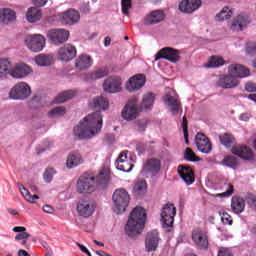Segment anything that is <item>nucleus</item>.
<instances>
[{"label":"nucleus","mask_w":256,"mask_h":256,"mask_svg":"<svg viewBox=\"0 0 256 256\" xmlns=\"http://www.w3.org/2000/svg\"><path fill=\"white\" fill-rule=\"evenodd\" d=\"M103 129V115L101 112H93L84 117L83 121L74 128V135L78 139H93Z\"/></svg>","instance_id":"nucleus-1"},{"label":"nucleus","mask_w":256,"mask_h":256,"mask_svg":"<svg viewBox=\"0 0 256 256\" xmlns=\"http://www.w3.org/2000/svg\"><path fill=\"white\" fill-rule=\"evenodd\" d=\"M145 221H147V212H145V208L136 206L131 211L125 225L124 229L126 235H128V237H136V235H141V232L145 227Z\"/></svg>","instance_id":"nucleus-2"},{"label":"nucleus","mask_w":256,"mask_h":256,"mask_svg":"<svg viewBox=\"0 0 256 256\" xmlns=\"http://www.w3.org/2000/svg\"><path fill=\"white\" fill-rule=\"evenodd\" d=\"M113 212L120 215V213H125L127 207H129V193L125 189H118L113 193Z\"/></svg>","instance_id":"nucleus-3"},{"label":"nucleus","mask_w":256,"mask_h":256,"mask_svg":"<svg viewBox=\"0 0 256 256\" xmlns=\"http://www.w3.org/2000/svg\"><path fill=\"white\" fill-rule=\"evenodd\" d=\"M24 43L32 53H41L45 49V36L41 34H30L24 38Z\"/></svg>","instance_id":"nucleus-4"},{"label":"nucleus","mask_w":256,"mask_h":256,"mask_svg":"<svg viewBox=\"0 0 256 256\" xmlns=\"http://www.w3.org/2000/svg\"><path fill=\"white\" fill-rule=\"evenodd\" d=\"M8 95L13 101H23L30 97L31 87L27 82H18L10 89Z\"/></svg>","instance_id":"nucleus-5"},{"label":"nucleus","mask_w":256,"mask_h":256,"mask_svg":"<svg viewBox=\"0 0 256 256\" xmlns=\"http://www.w3.org/2000/svg\"><path fill=\"white\" fill-rule=\"evenodd\" d=\"M97 189V182L95 176L83 174L79 177L76 184V191L78 193H93Z\"/></svg>","instance_id":"nucleus-6"},{"label":"nucleus","mask_w":256,"mask_h":256,"mask_svg":"<svg viewBox=\"0 0 256 256\" xmlns=\"http://www.w3.org/2000/svg\"><path fill=\"white\" fill-rule=\"evenodd\" d=\"M76 209L80 217L88 219V217H92L93 213H95L97 204L93 201V199L84 198L78 201Z\"/></svg>","instance_id":"nucleus-7"},{"label":"nucleus","mask_w":256,"mask_h":256,"mask_svg":"<svg viewBox=\"0 0 256 256\" xmlns=\"http://www.w3.org/2000/svg\"><path fill=\"white\" fill-rule=\"evenodd\" d=\"M176 215H177V208L175 207V205L171 203L164 205L160 214L162 227L164 229L167 227H173V223H175Z\"/></svg>","instance_id":"nucleus-8"},{"label":"nucleus","mask_w":256,"mask_h":256,"mask_svg":"<svg viewBox=\"0 0 256 256\" xmlns=\"http://www.w3.org/2000/svg\"><path fill=\"white\" fill-rule=\"evenodd\" d=\"M139 101L136 97L130 98L122 110V118L125 121H135L139 117V108L137 104Z\"/></svg>","instance_id":"nucleus-9"},{"label":"nucleus","mask_w":256,"mask_h":256,"mask_svg":"<svg viewBox=\"0 0 256 256\" xmlns=\"http://www.w3.org/2000/svg\"><path fill=\"white\" fill-rule=\"evenodd\" d=\"M105 93H121L123 91V79L120 76H110L103 82Z\"/></svg>","instance_id":"nucleus-10"},{"label":"nucleus","mask_w":256,"mask_h":256,"mask_svg":"<svg viewBox=\"0 0 256 256\" xmlns=\"http://www.w3.org/2000/svg\"><path fill=\"white\" fill-rule=\"evenodd\" d=\"M47 38L53 45H63L69 41V30L63 28L51 29L47 32Z\"/></svg>","instance_id":"nucleus-11"},{"label":"nucleus","mask_w":256,"mask_h":256,"mask_svg":"<svg viewBox=\"0 0 256 256\" xmlns=\"http://www.w3.org/2000/svg\"><path fill=\"white\" fill-rule=\"evenodd\" d=\"M181 53L177 49L171 47L162 48L155 56V61L159 59H165L170 61V63H177L181 60Z\"/></svg>","instance_id":"nucleus-12"},{"label":"nucleus","mask_w":256,"mask_h":256,"mask_svg":"<svg viewBox=\"0 0 256 256\" xmlns=\"http://www.w3.org/2000/svg\"><path fill=\"white\" fill-rule=\"evenodd\" d=\"M77 55V48L72 44H65L57 51V58L59 61L69 62L73 61Z\"/></svg>","instance_id":"nucleus-13"},{"label":"nucleus","mask_w":256,"mask_h":256,"mask_svg":"<svg viewBox=\"0 0 256 256\" xmlns=\"http://www.w3.org/2000/svg\"><path fill=\"white\" fill-rule=\"evenodd\" d=\"M147 82V78L143 74H136L129 78L126 82V90L130 93H134V91H139L145 87V83Z\"/></svg>","instance_id":"nucleus-14"},{"label":"nucleus","mask_w":256,"mask_h":256,"mask_svg":"<svg viewBox=\"0 0 256 256\" xmlns=\"http://www.w3.org/2000/svg\"><path fill=\"white\" fill-rule=\"evenodd\" d=\"M249 23H251V18L247 15V13L241 12L232 20L230 24L231 31H243Z\"/></svg>","instance_id":"nucleus-15"},{"label":"nucleus","mask_w":256,"mask_h":256,"mask_svg":"<svg viewBox=\"0 0 256 256\" xmlns=\"http://www.w3.org/2000/svg\"><path fill=\"white\" fill-rule=\"evenodd\" d=\"M159 241H161V238H159V232L157 230L148 232L145 239L146 251L148 253L157 251V248L159 247Z\"/></svg>","instance_id":"nucleus-16"},{"label":"nucleus","mask_w":256,"mask_h":256,"mask_svg":"<svg viewBox=\"0 0 256 256\" xmlns=\"http://www.w3.org/2000/svg\"><path fill=\"white\" fill-rule=\"evenodd\" d=\"M60 21L64 23V25H75V23H79L81 19V14L79 11L75 9H70L68 11L62 12L59 14Z\"/></svg>","instance_id":"nucleus-17"},{"label":"nucleus","mask_w":256,"mask_h":256,"mask_svg":"<svg viewBox=\"0 0 256 256\" xmlns=\"http://www.w3.org/2000/svg\"><path fill=\"white\" fill-rule=\"evenodd\" d=\"M228 73L235 77V79H245V77H249V75H251L249 68L241 64H230L228 66Z\"/></svg>","instance_id":"nucleus-18"},{"label":"nucleus","mask_w":256,"mask_h":256,"mask_svg":"<svg viewBox=\"0 0 256 256\" xmlns=\"http://www.w3.org/2000/svg\"><path fill=\"white\" fill-rule=\"evenodd\" d=\"M144 25H158L162 21H165V11L153 10L143 18Z\"/></svg>","instance_id":"nucleus-19"},{"label":"nucleus","mask_w":256,"mask_h":256,"mask_svg":"<svg viewBox=\"0 0 256 256\" xmlns=\"http://www.w3.org/2000/svg\"><path fill=\"white\" fill-rule=\"evenodd\" d=\"M192 241L200 249H207V247H209V239L207 238V233L199 228L193 230Z\"/></svg>","instance_id":"nucleus-20"},{"label":"nucleus","mask_w":256,"mask_h":256,"mask_svg":"<svg viewBox=\"0 0 256 256\" xmlns=\"http://www.w3.org/2000/svg\"><path fill=\"white\" fill-rule=\"evenodd\" d=\"M195 145L201 153L209 154L213 147L211 146V142L209 141V138L205 136L203 133H198L195 137Z\"/></svg>","instance_id":"nucleus-21"},{"label":"nucleus","mask_w":256,"mask_h":256,"mask_svg":"<svg viewBox=\"0 0 256 256\" xmlns=\"http://www.w3.org/2000/svg\"><path fill=\"white\" fill-rule=\"evenodd\" d=\"M216 85L222 89H234V87L239 86V79L231 74L222 75L218 78Z\"/></svg>","instance_id":"nucleus-22"},{"label":"nucleus","mask_w":256,"mask_h":256,"mask_svg":"<svg viewBox=\"0 0 256 256\" xmlns=\"http://www.w3.org/2000/svg\"><path fill=\"white\" fill-rule=\"evenodd\" d=\"M31 74V67L27 64H16L11 70H10V76L13 77V79H24V77H27Z\"/></svg>","instance_id":"nucleus-23"},{"label":"nucleus","mask_w":256,"mask_h":256,"mask_svg":"<svg viewBox=\"0 0 256 256\" xmlns=\"http://www.w3.org/2000/svg\"><path fill=\"white\" fill-rule=\"evenodd\" d=\"M17 21V13L11 8L0 9V25H10Z\"/></svg>","instance_id":"nucleus-24"},{"label":"nucleus","mask_w":256,"mask_h":256,"mask_svg":"<svg viewBox=\"0 0 256 256\" xmlns=\"http://www.w3.org/2000/svg\"><path fill=\"white\" fill-rule=\"evenodd\" d=\"M201 0H184L179 4L181 13H195L201 7Z\"/></svg>","instance_id":"nucleus-25"},{"label":"nucleus","mask_w":256,"mask_h":256,"mask_svg":"<svg viewBox=\"0 0 256 256\" xmlns=\"http://www.w3.org/2000/svg\"><path fill=\"white\" fill-rule=\"evenodd\" d=\"M116 169L118 171H123L124 173H130L133 169V164L129 162V158L127 157V152H122L118 159L116 160Z\"/></svg>","instance_id":"nucleus-26"},{"label":"nucleus","mask_w":256,"mask_h":256,"mask_svg":"<svg viewBox=\"0 0 256 256\" xmlns=\"http://www.w3.org/2000/svg\"><path fill=\"white\" fill-rule=\"evenodd\" d=\"M233 155H237L241 159H245L246 161H251L253 159V151L247 146L236 145L231 149Z\"/></svg>","instance_id":"nucleus-27"},{"label":"nucleus","mask_w":256,"mask_h":256,"mask_svg":"<svg viewBox=\"0 0 256 256\" xmlns=\"http://www.w3.org/2000/svg\"><path fill=\"white\" fill-rule=\"evenodd\" d=\"M85 160L83 159V155L79 152H72L68 154L66 158V167L67 169H75V167H79V165H83Z\"/></svg>","instance_id":"nucleus-28"},{"label":"nucleus","mask_w":256,"mask_h":256,"mask_svg":"<svg viewBox=\"0 0 256 256\" xmlns=\"http://www.w3.org/2000/svg\"><path fill=\"white\" fill-rule=\"evenodd\" d=\"M89 106L94 111H107L109 109V100L103 96H98L90 101Z\"/></svg>","instance_id":"nucleus-29"},{"label":"nucleus","mask_w":256,"mask_h":256,"mask_svg":"<svg viewBox=\"0 0 256 256\" xmlns=\"http://www.w3.org/2000/svg\"><path fill=\"white\" fill-rule=\"evenodd\" d=\"M163 101L165 103L166 107H169L170 109V113H172V115H177L179 113V109H181V103L173 98V96L166 94L163 97Z\"/></svg>","instance_id":"nucleus-30"},{"label":"nucleus","mask_w":256,"mask_h":256,"mask_svg":"<svg viewBox=\"0 0 256 256\" xmlns=\"http://www.w3.org/2000/svg\"><path fill=\"white\" fill-rule=\"evenodd\" d=\"M93 65V59L90 58L87 54H82L78 56L75 60V67L80 71H85V69H89Z\"/></svg>","instance_id":"nucleus-31"},{"label":"nucleus","mask_w":256,"mask_h":256,"mask_svg":"<svg viewBox=\"0 0 256 256\" xmlns=\"http://www.w3.org/2000/svg\"><path fill=\"white\" fill-rule=\"evenodd\" d=\"M161 169V162L158 159H149L143 166L142 175L145 173H159Z\"/></svg>","instance_id":"nucleus-32"},{"label":"nucleus","mask_w":256,"mask_h":256,"mask_svg":"<svg viewBox=\"0 0 256 256\" xmlns=\"http://www.w3.org/2000/svg\"><path fill=\"white\" fill-rule=\"evenodd\" d=\"M178 174L180 175L181 179L185 181L186 185H192V183L195 181V178L193 177V170L187 166H179Z\"/></svg>","instance_id":"nucleus-33"},{"label":"nucleus","mask_w":256,"mask_h":256,"mask_svg":"<svg viewBox=\"0 0 256 256\" xmlns=\"http://www.w3.org/2000/svg\"><path fill=\"white\" fill-rule=\"evenodd\" d=\"M42 17L43 12L38 7H31L26 13V20L28 23H37V21H41Z\"/></svg>","instance_id":"nucleus-34"},{"label":"nucleus","mask_w":256,"mask_h":256,"mask_svg":"<svg viewBox=\"0 0 256 256\" xmlns=\"http://www.w3.org/2000/svg\"><path fill=\"white\" fill-rule=\"evenodd\" d=\"M231 209L233 213L239 215L245 211V200L241 197L234 196L231 201Z\"/></svg>","instance_id":"nucleus-35"},{"label":"nucleus","mask_w":256,"mask_h":256,"mask_svg":"<svg viewBox=\"0 0 256 256\" xmlns=\"http://www.w3.org/2000/svg\"><path fill=\"white\" fill-rule=\"evenodd\" d=\"M109 75V70L107 68H99L94 72L86 74V81H97V79H103Z\"/></svg>","instance_id":"nucleus-36"},{"label":"nucleus","mask_w":256,"mask_h":256,"mask_svg":"<svg viewBox=\"0 0 256 256\" xmlns=\"http://www.w3.org/2000/svg\"><path fill=\"white\" fill-rule=\"evenodd\" d=\"M34 61L39 67H49L53 63V55L39 54L34 58Z\"/></svg>","instance_id":"nucleus-37"},{"label":"nucleus","mask_w":256,"mask_h":256,"mask_svg":"<svg viewBox=\"0 0 256 256\" xmlns=\"http://www.w3.org/2000/svg\"><path fill=\"white\" fill-rule=\"evenodd\" d=\"M147 193V182L145 180H137L133 187V195L143 197Z\"/></svg>","instance_id":"nucleus-38"},{"label":"nucleus","mask_w":256,"mask_h":256,"mask_svg":"<svg viewBox=\"0 0 256 256\" xmlns=\"http://www.w3.org/2000/svg\"><path fill=\"white\" fill-rule=\"evenodd\" d=\"M225 65V60L221 56H212L207 63L204 64L206 69H215Z\"/></svg>","instance_id":"nucleus-39"},{"label":"nucleus","mask_w":256,"mask_h":256,"mask_svg":"<svg viewBox=\"0 0 256 256\" xmlns=\"http://www.w3.org/2000/svg\"><path fill=\"white\" fill-rule=\"evenodd\" d=\"M231 17H233V9H231L229 6H225L218 14H216V21H227Z\"/></svg>","instance_id":"nucleus-40"},{"label":"nucleus","mask_w":256,"mask_h":256,"mask_svg":"<svg viewBox=\"0 0 256 256\" xmlns=\"http://www.w3.org/2000/svg\"><path fill=\"white\" fill-rule=\"evenodd\" d=\"M153 103H155V94L148 92L143 95L141 103L143 109H152Z\"/></svg>","instance_id":"nucleus-41"},{"label":"nucleus","mask_w":256,"mask_h":256,"mask_svg":"<svg viewBox=\"0 0 256 256\" xmlns=\"http://www.w3.org/2000/svg\"><path fill=\"white\" fill-rule=\"evenodd\" d=\"M75 95H77V92L75 90H69V91L62 92L56 97V99L54 100V103H65V102L73 99V97H75Z\"/></svg>","instance_id":"nucleus-42"},{"label":"nucleus","mask_w":256,"mask_h":256,"mask_svg":"<svg viewBox=\"0 0 256 256\" xmlns=\"http://www.w3.org/2000/svg\"><path fill=\"white\" fill-rule=\"evenodd\" d=\"M19 191L21 193V195L24 197V199H26V201H28L29 203H35V199H39V196L37 195H31V193L29 192V190L26 189L25 186H23V184H19Z\"/></svg>","instance_id":"nucleus-43"},{"label":"nucleus","mask_w":256,"mask_h":256,"mask_svg":"<svg viewBox=\"0 0 256 256\" xmlns=\"http://www.w3.org/2000/svg\"><path fill=\"white\" fill-rule=\"evenodd\" d=\"M11 62L7 59H0V77H5L6 75H11Z\"/></svg>","instance_id":"nucleus-44"},{"label":"nucleus","mask_w":256,"mask_h":256,"mask_svg":"<svg viewBox=\"0 0 256 256\" xmlns=\"http://www.w3.org/2000/svg\"><path fill=\"white\" fill-rule=\"evenodd\" d=\"M96 181V186L98 185H105L107 181H109V171L107 170H101L99 174L94 177Z\"/></svg>","instance_id":"nucleus-45"},{"label":"nucleus","mask_w":256,"mask_h":256,"mask_svg":"<svg viewBox=\"0 0 256 256\" xmlns=\"http://www.w3.org/2000/svg\"><path fill=\"white\" fill-rule=\"evenodd\" d=\"M55 175H57V170H55V168H53V167L46 168L43 173V179H44L45 183H51V181H53V177H55Z\"/></svg>","instance_id":"nucleus-46"},{"label":"nucleus","mask_w":256,"mask_h":256,"mask_svg":"<svg viewBox=\"0 0 256 256\" xmlns=\"http://www.w3.org/2000/svg\"><path fill=\"white\" fill-rule=\"evenodd\" d=\"M220 143L224 145V147H231L235 143V138L231 134H222L219 136Z\"/></svg>","instance_id":"nucleus-47"},{"label":"nucleus","mask_w":256,"mask_h":256,"mask_svg":"<svg viewBox=\"0 0 256 256\" xmlns=\"http://www.w3.org/2000/svg\"><path fill=\"white\" fill-rule=\"evenodd\" d=\"M222 193H218L215 195V197H231L234 188L231 184H224L222 187Z\"/></svg>","instance_id":"nucleus-48"},{"label":"nucleus","mask_w":256,"mask_h":256,"mask_svg":"<svg viewBox=\"0 0 256 256\" xmlns=\"http://www.w3.org/2000/svg\"><path fill=\"white\" fill-rule=\"evenodd\" d=\"M222 165H225L226 167H231L232 169H235L237 167V158L235 156H226L222 160Z\"/></svg>","instance_id":"nucleus-49"},{"label":"nucleus","mask_w":256,"mask_h":256,"mask_svg":"<svg viewBox=\"0 0 256 256\" xmlns=\"http://www.w3.org/2000/svg\"><path fill=\"white\" fill-rule=\"evenodd\" d=\"M219 215L223 225H233V218L231 217V215H229V213L220 210Z\"/></svg>","instance_id":"nucleus-50"},{"label":"nucleus","mask_w":256,"mask_h":256,"mask_svg":"<svg viewBox=\"0 0 256 256\" xmlns=\"http://www.w3.org/2000/svg\"><path fill=\"white\" fill-rule=\"evenodd\" d=\"M218 237L219 239H221V241H225V239H231V237H233V234L229 231H227V229H225V227H219L218 228Z\"/></svg>","instance_id":"nucleus-51"},{"label":"nucleus","mask_w":256,"mask_h":256,"mask_svg":"<svg viewBox=\"0 0 256 256\" xmlns=\"http://www.w3.org/2000/svg\"><path fill=\"white\" fill-rule=\"evenodd\" d=\"M184 159L186 161H192V162L199 161V157L195 155V152H193L191 148H186L184 153Z\"/></svg>","instance_id":"nucleus-52"},{"label":"nucleus","mask_w":256,"mask_h":256,"mask_svg":"<svg viewBox=\"0 0 256 256\" xmlns=\"http://www.w3.org/2000/svg\"><path fill=\"white\" fill-rule=\"evenodd\" d=\"M61 115H65V108L63 107H56L49 112L50 117H61Z\"/></svg>","instance_id":"nucleus-53"},{"label":"nucleus","mask_w":256,"mask_h":256,"mask_svg":"<svg viewBox=\"0 0 256 256\" xmlns=\"http://www.w3.org/2000/svg\"><path fill=\"white\" fill-rule=\"evenodd\" d=\"M122 13L129 17V9H131V0H121Z\"/></svg>","instance_id":"nucleus-54"},{"label":"nucleus","mask_w":256,"mask_h":256,"mask_svg":"<svg viewBox=\"0 0 256 256\" xmlns=\"http://www.w3.org/2000/svg\"><path fill=\"white\" fill-rule=\"evenodd\" d=\"M246 53L252 57L256 55V42H248L246 44Z\"/></svg>","instance_id":"nucleus-55"},{"label":"nucleus","mask_w":256,"mask_h":256,"mask_svg":"<svg viewBox=\"0 0 256 256\" xmlns=\"http://www.w3.org/2000/svg\"><path fill=\"white\" fill-rule=\"evenodd\" d=\"M217 256H233V252L227 247H220Z\"/></svg>","instance_id":"nucleus-56"},{"label":"nucleus","mask_w":256,"mask_h":256,"mask_svg":"<svg viewBox=\"0 0 256 256\" xmlns=\"http://www.w3.org/2000/svg\"><path fill=\"white\" fill-rule=\"evenodd\" d=\"M245 91H247V93H256V83L255 82H247L245 84Z\"/></svg>","instance_id":"nucleus-57"},{"label":"nucleus","mask_w":256,"mask_h":256,"mask_svg":"<svg viewBox=\"0 0 256 256\" xmlns=\"http://www.w3.org/2000/svg\"><path fill=\"white\" fill-rule=\"evenodd\" d=\"M182 127H183V131H184V139L185 142L187 143V145H189V134L187 133V118H183V122H182Z\"/></svg>","instance_id":"nucleus-58"},{"label":"nucleus","mask_w":256,"mask_h":256,"mask_svg":"<svg viewBox=\"0 0 256 256\" xmlns=\"http://www.w3.org/2000/svg\"><path fill=\"white\" fill-rule=\"evenodd\" d=\"M29 237H31V235L29 234V232L25 231V232H22V233L16 235L15 241H23L25 239H29Z\"/></svg>","instance_id":"nucleus-59"},{"label":"nucleus","mask_w":256,"mask_h":256,"mask_svg":"<svg viewBox=\"0 0 256 256\" xmlns=\"http://www.w3.org/2000/svg\"><path fill=\"white\" fill-rule=\"evenodd\" d=\"M247 203L251 209H256V196L249 195L247 197Z\"/></svg>","instance_id":"nucleus-60"},{"label":"nucleus","mask_w":256,"mask_h":256,"mask_svg":"<svg viewBox=\"0 0 256 256\" xmlns=\"http://www.w3.org/2000/svg\"><path fill=\"white\" fill-rule=\"evenodd\" d=\"M249 119H251V114H250L249 112L242 113V114H240V116H239V120H240V121H245V122H247V121H249Z\"/></svg>","instance_id":"nucleus-61"},{"label":"nucleus","mask_w":256,"mask_h":256,"mask_svg":"<svg viewBox=\"0 0 256 256\" xmlns=\"http://www.w3.org/2000/svg\"><path fill=\"white\" fill-rule=\"evenodd\" d=\"M32 3H34L36 7H45L47 0H32Z\"/></svg>","instance_id":"nucleus-62"},{"label":"nucleus","mask_w":256,"mask_h":256,"mask_svg":"<svg viewBox=\"0 0 256 256\" xmlns=\"http://www.w3.org/2000/svg\"><path fill=\"white\" fill-rule=\"evenodd\" d=\"M43 211H44V213L52 214V213H54L55 209L50 205H45V206H43Z\"/></svg>","instance_id":"nucleus-63"},{"label":"nucleus","mask_w":256,"mask_h":256,"mask_svg":"<svg viewBox=\"0 0 256 256\" xmlns=\"http://www.w3.org/2000/svg\"><path fill=\"white\" fill-rule=\"evenodd\" d=\"M14 233H24L25 231H27V228L23 227V226H16L13 228Z\"/></svg>","instance_id":"nucleus-64"}]
</instances>
